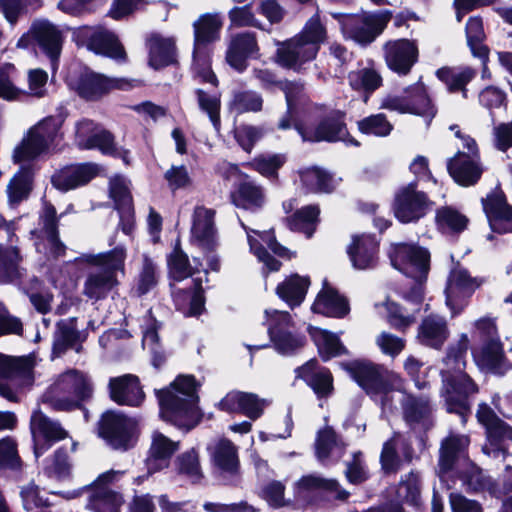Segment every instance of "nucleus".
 <instances>
[{
  "mask_svg": "<svg viewBox=\"0 0 512 512\" xmlns=\"http://www.w3.org/2000/svg\"><path fill=\"white\" fill-rule=\"evenodd\" d=\"M468 347V336L462 334L456 343L449 346L441 370L447 411L458 414L463 424L470 411L468 397L478 391L477 385L464 372Z\"/></svg>",
  "mask_w": 512,
  "mask_h": 512,
  "instance_id": "obj_1",
  "label": "nucleus"
},
{
  "mask_svg": "<svg viewBox=\"0 0 512 512\" xmlns=\"http://www.w3.org/2000/svg\"><path fill=\"white\" fill-rule=\"evenodd\" d=\"M196 388L193 376L180 375L167 388L156 390L160 417L179 428L194 427L199 419Z\"/></svg>",
  "mask_w": 512,
  "mask_h": 512,
  "instance_id": "obj_2",
  "label": "nucleus"
},
{
  "mask_svg": "<svg viewBox=\"0 0 512 512\" xmlns=\"http://www.w3.org/2000/svg\"><path fill=\"white\" fill-rule=\"evenodd\" d=\"M325 39L326 29L316 11L298 36L280 45L277 49V62L283 67L299 70L305 62L316 57Z\"/></svg>",
  "mask_w": 512,
  "mask_h": 512,
  "instance_id": "obj_3",
  "label": "nucleus"
},
{
  "mask_svg": "<svg viewBox=\"0 0 512 512\" xmlns=\"http://www.w3.org/2000/svg\"><path fill=\"white\" fill-rule=\"evenodd\" d=\"M390 257L394 268L415 281L404 297L418 306L423 300V283L429 271V252L416 245L400 243L394 247Z\"/></svg>",
  "mask_w": 512,
  "mask_h": 512,
  "instance_id": "obj_4",
  "label": "nucleus"
},
{
  "mask_svg": "<svg viewBox=\"0 0 512 512\" xmlns=\"http://www.w3.org/2000/svg\"><path fill=\"white\" fill-rule=\"evenodd\" d=\"M219 14L202 15L194 23L193 69L201 81L217 86L218 80L211 70L208 44L219 38L222 27Z\"/></svg>",
  "mask_w": 512,
  "mask_h": 512,
  "instance_id": "obj_5",
  "label": "nucleus"
},
{
  "mask_svg": "<svg viewBox=\"0 0 512 512\" xmlns=\"http://www.w3.org/2000/svg\"><path fill=\"white\" fill-rule=\"evenodd\" d=\"M91 394L92 385L86 375L77 370H68L59 375L44 394L43 401L55 410L69 411L79 407Z\"/></svg>",
  "mask_w": 512,
  "mask_h": 512,
  "instance_id": "obj_6",
  "label": "nucleus"
},
{
  "mask_svg": "<svg viewBox=\"0 0 512 512\" xmlns=\"http://www.w3.org/2000/svg\"><path fill=\"white\" fill-rule=\"evenodd\" d=\"M63 119L49 116L39 121L27 133L15 148L13 159L16 163L26 162L47 153L62 140L61 127Z\"/></svg>",
  "mask_w": 512,
  "mask_h": 512,
  "instance_id": "obj_7",
  "label": "nucleus"
},
{
  "mask_svg": "<svg viewBox=\"0 0 512 512\" xmlns=\"http://www.w3.org/2000/svg\"><path fill=\"white\" fill-rule=\"evenodd\" d=\"M450 129L455 131V136L462 141V147L467 149V152L458 151L448 161V172L458 184L462 186L474 185L483 173L477 144L473 138L462 134L458 126L452 125Z\"/></svg>",
  "mask_w": 512,
  "mask_h": 512,
  "instance_id": "obj_8",
  "label": "nucleus"
},
{
  "mask_svg": "<svg viewBox=\"0 0 512 512\" xmlns=\"http://www.w3.org/2000/svg\"><path fill=\"white\" fill-rule=\"evenodd\" d=\"M391 16L388 10L361 15H334L339 19L344 37L362 46L372 43L383 32Z\"/></svg>",
  "mask_w": 512,
  "mask_h": 512,
  "instance_id": "obj_9",
  "label": "nucleus"
},
{
  "mask_svg": "<svg viewBox=\"0 0 512 512\" xmlns=\"http://www.w3.org/2000/svg\"><path fill=\"white\" fill-rule=\"evenodd\" d=\"M68 83L79 96L87 100H94L111 89L127 90L134 86L137 81L125 78H107L102 74L90 70H84L78 78H69Z\"/></svg>",
  "mask_w": 512,
  "mask_h": 512,
  "instance_id": "obj_10",
  "label": "nucleus"
},
{
  "mask_svg": "<svg viewBox=\"0 0 512 512\" xmlns=\"http://www.w3.org/2000/svg\"><path fill=\"white\" fill-rule=\"evenodd\" d=\"M381 108L399 113L422 115L429 119L435 116L436 109L431 104L423 83L418 82L405 90L403 96H387L382 100Z\"/></svg>",
  "mask_w": 512,
  "mask_h": 512,
  "instance_id": "obj_11",
  "label": "nucleus"
},
{
  "mask_svg": "<svg viewBox=\"0 0 512 512\" xmlns=\"http://www.w3.org/2000/svg\"><path fill=\"white\" fill-rule=\"evenodd\" d=\"M137 429V421L123 414L108 411L99 423V435L115 449H128Z\"/></svg>",
  "mask_w": 512,
  "mask_h": 512,
  "instance_id": "obj_12",
  "label": "nucleus"
},
{
  "mask_svg": "<svg viewBox=\"0 0 512 512\" xmlns=\"http://www.w3.org/2000/svg\"><path fill=\"white\" fill-rule=\"evenodd\" d=\"M39 225L40 227L32 232L36 251L48 260L63 256L66 247L58 237L56 210L53 206L45 205Z\"/></svg>",
  "mask_w": 512,
  "mask_h": 512,
  "instance_id": "obj_13",
  "label": "nucleus"
},
{
  "mask_svg": "<svg viewBox=\"0 0 512 512\" xmlns=\"http://www.w3.org/2000/svg\"><path fill=\"white\" fill-rule=\"evenodd\" d=\"M265 315L270 341L278 352L288 354L303 346V337L290 331L292 320L288 312L266 310Z\"/></svg>",
  "mask_w": 512,
  "mask_h": 512,
  "instance_id": "obj_14",
  "label": "nucleus"
},
{
  "mask_svg": "<svg viewBox=\"0 0 512 512\" xmlns=\"http://www.w3.org/2000/svg\"><path fill=\"white\" fill-rule=\"evenodd\" d=\"M478 421L486 428V434L490 443L483 447V452L489 456L503 457L506 454L502 443L512 442V427L497 417L487 404H480L477 410Z\"/></svg>",
  "mask_w": 512,
  "mask_h": 512,
  "instance_id": "obj_15",
  "label": "nucleus"
},
{
  "mask_svg": "<svg viewBox=\"0 0 512 512\" xmlns=\"http://www.w3.org/2000/svg\"><path fill=\"white\" fill-rule=\"evenodd\" d=\"M431 204L425 193L418 191L414 184H409L397 192L393 211L401 223H413L426 215Z\"/></svg>",
  "mask_w": 512,
  "mask_h": 512,
  "instance_id": "obj_16",
  "label": "nucleus"
},
{
  "mask_svg": "<svg viewBox=\"0 0 512 512\" xmlns=\"http://www.w3.org/2000/svg\"><path fill=\"white\" fill-rule=\"evenodd\" d=\"M241 225L246 231L250 251L258 258L260 262L264 264L268 271H278L281 263L262 247L260 241L266 244L274 254L280 257L290 258V254L287 248L283 247L276 241L272 232H259L257 230L250 229L243 222H241Z\"/></svg>",
  "mask_w": 512,
  "mask_h": 512,
  "instance_id": "obj_17",
  "label": "nucleus"
},
{
  "mask_svg": "<svg viewBox=\"0 0 512 512\" xmlns=\"http://www.w3.org/2000/svg\"><path fill=\"white\" fill-rule=\"evenodd\" d=\"M30 428L34 442V454L38 458L44 454L53 442L65 439L67 432L60 423L48 418L41 411L31 416Z\"/></svg>",
  "mask_w": 512,
  "mask_h": 512,
  "instance_id": "obj_18",
  "label": "nucleus"
},
{
  "mask_svg": "<svg viewBox=\"0 0 512 512\" xmlns=\"http://www.w3.org/2000/svg\"><path fill=\"white\" fill-rule=\"evenodd\" d=\"M75 143L80 149H98L103 154L114 155L116 148L112 135L98 127L92 120L82 119L75 124Z\"/></svg>",
  "mask_w": 512,
  "mask_h": 512,
  "instance_id": "obj_19",
  "label": "nucleus"
},
{
  "mask_svg": "<svg viewBox=\"0 0 512 512\" xmlns=\"http://www.w3.org/2000/svg\"><path fill=\"white\" fill-rule=\"evenodd\" d=\"M296 130L301 135L303 141L335 142L344 140L347 133L343 122V115L334 112L321 120L316 127H308L302 124L295 125Z\"/></svg>",
  "mask_w": 512,
  "mask_h": 512,
  "instance_id": "obj_20",
  "label": "nucleus"
},
{
  "mask_svg": "<svg viewBox=\"0 0 512 512\" xmlns=\"http://www.w3.org/2000/svg\"><path fill=\"white\" fill-rule=\"evenodd\" d=\"M37 364L35 354L11 357L0 354V378L10 380L17 386H30L34 380L33 369Z\"/></svg>",
  "mask_w": 512,
  "mask_h": 512,
  "instance_id": "obj_21",
  "label": "nucleus"
},
{
  "mask_svg": "<svg viewBox=\"0 0 512 512\" xmlns=\"http://www.w3.org/2000/svg\"><path fill=\"white\" fill-rule=\"evenodd\" d=\"M387 66L398 74H407L418 58V48L414 41L398 39L384 45Z\"/></svg>",
  "mask_w": 512,
  "mask_h": 512,
  "instance_id": "obj_22",
  "label": "nucleus"
},
{
  "mask_svg": "<svg viewBox=\"0 0 512 512\" xmlns=\"http://www.w3.org/2000/svg\"><path fill=\"white\" fill-rule=\"evenodd\" d=\"M489 225L494 232H512V206L501 191H494L482 200Z\"/></svg>",
  "mask_w": 512,
  "mask_h": 512,
  "instance_id": "obj_23",
  "label": "nucleus"
},
{
  "mask_svg": "<svg viewBox=\"0 0 512 512\" xmlns=\"http://www.w3.org/2000/svg\"><path fill=\"white\" fill-rule=\"evenodd\" d=\"M219 408L233 413L241 412L251 420L258 419L268 405L266 399H260L256 394L231 391L219 402Z\"/></svg>",
  "mask_w": 512,
  "mask_h": 512,
  "instance_id": "obj_24",
  "label": "nucleus"
},
{
  "mask_svg": "<svg viewBox=\"0 0 512 512\" xmlns=\"http://www.w3.org/2000/svg\"><path fill=\"white\" fill-rule=\"evenodd\" d=\"M473 356L482 371L503 376L512 369V364L505 357L503 345L499 339H491L480 351L474 352Z\"/></svg>",
  "mask_w": 512,
  "mask_h": 512,
  "instance_id": "obj_25",
  "label": "nucleus"
},
{
  "mask_svg": "<svg viewBox=\"0 0 512 512\" xmlns=\"http://www.w3.org/2000/svg\"><path fill=\"white\" fill-rule=\"evenodd\" d=\"M257 53L258 45L253 33L237 34L230 41L226 61L229 66L241 73L248 66V58L256 56Z\"/></svg>",
  "mask_w": 512,
  "mask_h": 512,
  "instance_id": "obj_26",
  "label": "nucleus"
},
{
  "mask_svg": "<svg viewBox=\"0 0 512 512\" xmlns=\"http://www.w3.org/2000/svg\"><path fill=\"white\" fill-rule=\"evenodd\" d=\"M178 449V441H173L163 433L154 431L151 436L149 456L146 460L148 472L153 474L167 468L171 457Z\"/></svg>",
  "mask_w": 512,
  "mask_h": 512,
  "instance_id": "obj_27",
  "label": "nucleus"
},
{
  "mask_svg": "<svg viewBox=\"0 0 512 512\" xmlns=\"http://www.w3.org/2000/svg\"><path fill=\"white\" fill-rule=\"evenodd\" d=\"M109 389L111 399L120 405L139 406L144 400L139 380L131 374L112 378Z\"/></svg>",
  "mask_w": 512,
  "mask_h": 512,
  "instance_id": "obj_28",
  "label": "nucleus"
},
{
  "mask_svg": "<svg viewBox=\"0 0 512 512\" xmlns=\"http://www.w3.org/2000/svg\"><path fill=\"white\" fill-rule=\"evenodd\" d=\"M377 249L376 239L371 235L363 234L353 236L347 253L354 268L365 270L376 265Z\"/></svg>",
  "mask_w": 512,
  "mask_h": 512,
  "instance_id": "obj_29",
  "label": "nucleus"
},
{
  "mask_svg": "<svg viewBox=\"0 0 512 512\" xmlns=\"http://www.w3.org/2000/svg\"><path fill=\"white\" fill-rule=\"evenodd\" d=\"M34 40L43 52L50 58L52 68L56 69L57 60L62 48L60 31L48 21H36L32 24Z\"/></svg>",
  "mask_w": 512,
  "mask_h": 512,
  "instance_id": "obj_30",
  "label": "nucleus"
},
{
  "mask_svg": "<svg viewBox=\"0 0 512 512\" xmlns=\"http://www.w3.org/2000/svg\"><path fill=\"white\" fill-rule=\"evenodd\" d=\"M97 174V168L91 164L67 166L52 176V184L61 191H68L87 184Z\"/></svg>",
  "mask_w": 512,
  "mask_h": 512,
  "instance_id": "obj_31",
  "label": "nucleus"
},
{
  "mask_svg": "<svg viewBox=\"0 0 512 512\" xmlns=\"http://www.w3.org/2000/svg\"><path fill=\"white\" fill-rule=\"evenodd\" d=\"M86 35L88 36L87 48L95 54L107 56L117 61L125 60V50L113 32L98 28Z\"/></svg>",
  "mask_w": 512,
  "mask_h": 512,
  "instance_id": "obj_32",
  "label": "nucleus"
},
{
  "mask_svg": "<svg viewBox=\"0 0 512 512\" xmlns=\"http://www.w3.org/2000/svg\"><path fill=\"white\" fill-rule=\"evenodd\" d=\"M470 439L465 434L450 433L441 442L439 456V472L445 474L451 471L460 458L465 457Z\"/></svg>",
  "mask_w": 512,
  "mask_h": 512,
  "instance_id": "obj_33",
  "label": "nucleus"
},
{
  "mask_svg": "<svg viewBox=\"0 0 512 512\" xmlns=\"http://www.w3.org/2000/svg\"><path fill=\"white\" fill-rule=\"evenodd\" d=\"M447 321L444 317L431 314L425 317L418 328L417 338L425 346L439 349L449 337Z\"/></svg>",
  "mask_w": 512,
  "mask_h": 512,
  "instance_id": "obj_34",
  "label": "nucleus"
},
{
  "mask_svg": "<svg viewBox=\"0 0 512 512\" xmlns=\"http://www.w3.org/2000/svg\"><path fill=\"white\" fill-rule=\"evenodd\" d=\"M481 284V279L472 278L464 268L453 269L445 290L446 304L453 309L457 299L470 296Z\"/></svg>",
  "mask_w": 512,
  "mask_h": 512,
  "instance_id": "obj_35",
  "label": "nucleus"
},
{
  "mask_svg": "<svg viewBox=\"0 0 512 512\" xmlns=\"http://www.w3.org/2000/svg\"><path fill=\"white\" fill-rule=\"evenodd\" d=\"M297 377L303 379L314 392L322 397L327 396L333 389V378L330 371L320 368L316 360H310L296 369Z\"/></svg>",
  "mask_w": 512,
  "mask_h": 512,
  "instance_id": "obj_36",
  "label": "nucleus"
},
{
  "mask_svg": "<svg viewBox=\"0 0 512 512\" xmlns=\"http://www.w3.org/2000/svg\"><path fill=\"white\" fill-rule=\"evenodd\" d=\"M192 238L203 247H211L216 236L214 211L204 206H196L191 228Z\"/></svg>",
  "mask_w": 512,
  "mask_h": 512,
  "instance_id": "obj_37",
  "label": "nucleus"
},
{
  "mask_svg": "<svg viewBox=\"0 0 512 512\" xmlns=\"http://www.w3.org/2000/svg\"><path fill=\"white\" fill-rule=\"evenodd\" d=\"M148 47L149 63L155 69L176 62V47L173 38L153 34L148 40Z\"/></svg>",
  "mask_w": 512,
  "mask_h": 512,
  "instance_id": "obj_38",
  "label": "nucleus"
},
{
  "mask_svg": "<svg viewBox=\"0 0 512 512\" xmlns=\"http://www.w3.org/2000/svg\"><path fill=\"white\" fill-rule=\"evenodd\" d=\"M312 310L315 313L340 318L348 313L349 307L347 301L337 291L324 286L314 301Z\"/></svg>",
  "mask_w": 512,
  "mask_h": 512,
  "instance_id": "obj_39",
  "label": "nucleus"
},
{
  "mask_svg": "<svg viewBox=\"0 0 512 512\" xmlns=\"http://www.w3.org/2000/svg\"><path fill=\"white\" fill-rule=\"evenodd\" d=\"M117 283L116 276L111 272L92 271L85 279L83 294L93 301H99L106 298Z\"/></svg>",
  "mask_w": 512,
  "mask_h": 512,
  "instance_id": "obj_40",
  "label": "nucleus"
},
{
  "mask_svg": "<svg viewBox=\"0 0 512 512\" xmlns=\"http://www.w3.org/2000/svg\"><path fill=\"white\" fill-rule=\"evenodd\" d=\"M308 332L324 361L346 353V348L342 345L336 334L313 326L308 327Z\"/></svg>",
  "mask_w": 512,
  "mask_h": 512,
  "instance_id": "obj_41",
  "label": "nucleus"
},
{
  "mask_svg": "<svg viewBox=\"0 0 512 512\" xmlns=\"http://www.w3.org/2000/svg\"><path fill=\"white\" fill-rule=\"evenodd\" d=\"M309 285V278L294 274L277 286L276 293L290 307H295L303 302Z\"/></svg>",
  "mask_w": 512,
  "mask_h": 512,
  "instance_id": "obj_42",
  "label": "nucleus"
},
{
  "mask_svg": "<svg viewBox=\"0 0 512 512\" xmlns=\"http://www.w3.org/2000/svg\"><path fill=\"white\" fill-rule=\"evenodd\" d=\"M354 378L369 395L375 397L385 392L386 386L379 367L373 364H362L356 367Z\"/></svg>",
  "mask_w": 512,
  "mask_h": 512,
  "instance_id": "obj_43",
  "label": "nucleus"
},
{
  "mask_svg": "<svg viewBox=\"0 0 512 512\" xmlns=\"http://www.w3.org/2000/svg\"><path fill=\"white\" fill-rule=\"evenodd\" d=\"M350 87L365 94V101L368 96L382 85L380 73L372 67H364L351 71L348 74Z\"/></svg>",
  "mask_w": 512,
  "mask_h": 512,
  "instance_id": "obj_44",
  "label": "nucleus"
},
{
  "mask_svg": "<svg viewBox=\"0 0 512 512\" xmlns=\"http://www.w3.org/2000/svg\"><path fill=\"white\" fill-rule=\"evenodd\" d=\"M212 459L222 472L235 474L239 468L236 446L228 439L219 440L213 447Z\"/></svg>",
  "mask_w": 512,
  "mask_h": 512,
  "instance_id": "obj_45",
  "label": "nucleus"
},
{
  "mask_svg": "<svg viewBox=\"0 0 512 512\" xmlns=\"http://www.w3.org/2000/svg\"><path fill=\"white\" fill-rule=\"evenodd\" d=\"M302 185L310 192H331L337 181L327 171L318 167L299 170Z\"/></svg>",
  "mask_w": 512,
  "mask_h": 512,
  "instance_id": "obj_46",
  "label": "nucleus"
},
{
  "mask_svg": "<svg viewBox=\"0 0 512 512\" xmlns=\"http://www.w3.org/2000/svg\"><path fill=\"white\" fill-rule=\"evenodd\" d=\"M436 75L439 80H441L447 86V89L450 92L461 91L463 93V97L466 98V85L475 77L476 72L469 67H444L438 69Z\"/></svg>",
  "mask_w": 512,
  "mask_h": 512,
  "instance_id": "obj_47",
  "label": "nucleus"
},
{
  "mask_svg": "<svg viewBox=\"0 0 512 512\" xmlns=\"http://www.w3.org/2000/svg\"><path fill=\"white\" fill-rule=\"evenodd\" d=\"M87 508L93 512H120L124 504L121 493L112 489L90 490Z\"/></svg>",
  "mask_w": 512,
  "mask_h": 512,
  "instance_id": "obj_48",
  "label": "nucleus"
},
{
  "mask_svg": "<svg viewBox=\"0 0 512 512\" xmlns=\"http://www.w3.org/2000/svg\"><path fill=\"white\" fill-rule=\"evenodd\" d=\"M264 200L263 188L254 182L241 183L233 196L234 204L244 209L260 208Z\"/></svg>",
  "mask_w": 512,
  "mask_h": 512,
  "instance_id": "obj_49",
  "label": "nucleus"
},
{
  "mask_svg": "<svg viewBox=\"0 0 512 512\" xmlns=\"http://www.w3.org/2000/svg\"><path fill=\"white\" fill-rule=\"evenodd\" d=\"M78 338V332L73 319L61 320L57 323L54 334L52 357H60Z\"/></svg>",
  "mask_w": 512,
  "mask_h": 512,
  "instance_id": "obj_50",
  "label": "nucleus"
},
{
  "mask_svg": "<svg viewBox=\"0 0 512 512\" xmlns=\"http://www.w3.org/2000/svg\"><path fill=\"white\" fill-rule=\"evenodd\" d=\"M286 161L287 157L282 153L260 154L249 162L248 165L263 177L275 181L278 179L279 169Z\"/></svg>",
  "mask_w": 512,
  "mask_h": 512,
  "instance_id": "obj_51",
  "label": "nucleus"
},
{
  "mask_svg": "<svg viewBox=\"0 0 512 512\" xmlns=\"http://www.w3.org/2000/svg\"><path fill=\"white\" fill-rule=\"evenodd\" d=\"M126 259V249L122 246H118L113 250L100 253L97 255L86 256V261L101 266L103 272H111L115 275L116 271L124 272V263Z\"/></svg>",
  "mask_w": 512,
  "mask_h": 512,
  "instance_id": "obj_52",
  "label": "nucleus"
},
{
  "mask_svg": "<svg viewBox=\"0 0 512 512\" xmlns=\"http://www.w3.org/2000/svg\"><path fill=\"white\" fill-rule=\"evenodd\" d=\"M263 99L260 94L251 90H236L228 103L230 111L236 114L258 112L262 109Z\"/></svg>",
  "mask_w": 512,
  "mask_h": 512,
  "instance_id": "obj_53",
  "label": "nucleus"
},
{
  "mask_svg": "<svg viewBox=\"0 0 512 512\" xmlns=\"http://www.w3.org/2000/svg\"><path fill=\"white\" fill-rule=\"evenodd\" d=\"M318 215V207L308 205L297 210L291 217L287 218V225L291 230L303 232L307 237H311Z\"/></svg>",
  "mask_w": 512,
  "mask_h": 512,
  "instance_id": "obj_54",
  "label": "nucleus"
},
{
  "mask_svg": "<svg viewBox=\"0 0 512 512\" xmlns=\"http://www.w3.org/2000/svg\"><path fill=\"white\" fill-rule=\"evenodd\" d=\"M403 411L406 421L415 424L427 420L431 415L432 407L428 398L408 395L403 400Z\"/></svg>",
  "mask_w": 512,
  "mask_h": 512,
  "instance_id": "obj_55",
  "label": "nucleus"
},
{
  "mask_svg": "<svg viewBox=\"0 0 512 512\" xmlns=\"http://www.w3.org/2000/svg\"><path fill=\"white\" fill-rule=\"evenodd\" d=\"M20 255L15 247L0 248V282H12L20 277Z\"/></svg>",
  "mask_w": 512,
  "mask_h": 512,
  "instance_id": "obj_56",
  "label": "nucleus"
},
{
  "mask_svg": "<svg viewBox=\"0 0 512 512\" xmlns=\"http://www.w3.org/2000/svg\"><path fill=\"white\" fill-rule=\"evenodd\" d=\"M436 223L443 231L458 233L466 228L468 219L451 207H443L436 212Z\"/></svg>",
  "mask_w": 512,
  "mask_h": 512,
  "instance_id": "obj_57",
  "label": "nucleus"
},
{
  "mask_svg": "<svg viewBox=\"0 0 512 512\" xmlns=\"http://www.w3.org/2000/svg\"><path fill=\"white\" fill-rule=\"evenodd\" d=\"M338 483L333 479H324L317 475L303 476L297 483L299 490L303 492H310L318 489L337 492V498L345 500L348 497V492L338 489Z\"/></svg>",
  "mask_w": 512,
  "mask_h": 512,
  "instance_id": "obj_58",
  "label": "nucleus"
},
{
  "mask_svg": "<svg viewBox=\"0 0 512 512\" xmlns=\"http://www.w3.org/2000/svg\"><path fill=\"white\" fill-rule=\"evenodd\" d=\"M466 36L468 45L473 55L484 58L487 56V48L482 44L485 34L480 18L472 17L466 24Z\"/></svg>",
  "mask_w": 512,
  "mask_h": 512,
  "instance_id": "obj_59",
  "label": "nucleus"
},
{
  "mask_svg": "<svg viewBox=\"0 0 512 512\" xmlns=\"http://www.w3.org/2000/svg\"><path fill=\"white\" fill-rule=\"evenodd\" d=\"M171 277L176 281L184 280L194 274V268L189 263L188 256L176 246L168 258Z\"/></svg>",
  "mask_w": 512,
  "mask_h": 512,
  "instance_id": "obj_60",
  "label": "nucleus"
},
{
  "mask_svg": "<svg viewBox=\"0 0 512 512\" xmlns=\"http://www.w3.org/2000/svg\"><path fill=\"white\" fill-rule=\"evenodd\" d=\"M157 321L151 316V313L149 312V315L146 319L145 326L143 328V346L147 347L150 352L153 354V364L154 366H158L163 360L164 355L162 351L160 350L159 344H158V334H157Z\"/></svg>",
  "mask_w": 512,
  "mask_h": 512,
  "instance_id": "obj_61",
  "label": "nucleus"
},
{
  "mask_svg": "<svg viewBox=\"0 0 512 512\" xmlns=\"http://www.w3.org/2000/svg\"><path fill=\"white\" fill-rule=\"evenodd\" d=\"M399 444L404 445L405 440L400 435H395L383 445L380 461L386 473H395L400 469L401 461L396 453V447Z\"/></svg>",
  "mask_w": 512,
  "mask_h": 512,
  "instance_id": "obj_62",
  "label": "nucleus"
},
{
  "mask_svg": "<svg viewBox=\"0 0 512 512\" xmlns=\"http://www.w3.org/2000/svg\"><path fill=\"white\" fill-rule=\"evenodd\" d=\"M199 108L207 113L210 121L214 128L219 130L220 128V96L217 94H208L202 89L195 91Z\"/></svg>",
  "mask_w": 512,
  "mask_h": 512,
  "instance_id": "obj_63",
  "label": "nucleus"
},
{
  "mask_svg": "<svg viewBox=\"0 0 512 512\" xmlns=\"http://www.w3.org/2000/svg\"><path fill=\"white\" fill-rule=\"evenodd\" d=\"M31 173L29 169L21 168L14 175L8 185V197L11 203H17L24 199L30 191Z\"/></svg>",
  "mask_w": 512,
  "mask_h": 512,
  "instance_id": "obj_64",
  "label": "nucleus"
}]
</instances>
